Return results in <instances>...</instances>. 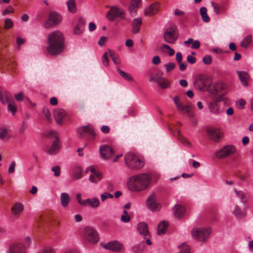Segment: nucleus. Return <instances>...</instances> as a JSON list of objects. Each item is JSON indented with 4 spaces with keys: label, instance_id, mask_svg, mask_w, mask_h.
I'll return each instance as SVG.
<instances>
[{
    "label": "nucleus",
    "instance_id": "obj_31",
    "mask_svg": "<svg viewBox=\"0 0 253 253\" xmlns=\"http://www.w3.org/2000/svg\"><path fill=\"white\" fill-rule=\"evenodd\" d=\"M137 228L140 234L144 237H148L149 234H150L148 231V225L144 222H140L138 224Z\"/></svg>",
    "mask_w": 253,
    "mask_h": 253
},
{
    "label": "nucleus",
    "instance_id": "obj_18",
    "mask_svg": "<svg viewBox=\"0 0 253 253\" xmlns=\"http://www.w3.org/2000/svg\"><path fill=\"white\" fill-rule=\"evenodd\" d=\"M208 80L207 78L203 74L198 75L195 79L194 85L199 90H202L207 85Z\"/></svg>",
    "mask_w": 253,
    "mask_h": 253
},
{
    "label": "nucleus",
    "instance_id": "obj_35",
    "mask_svg": "<svg viewBox=\"0 0 253 253\" xmlns=\"http://www.w3.org/2000/svg\"><path fill=\"white\" fill-rule=\"evenodd\" d=\"M71 198L69 194L67 193H62L60 195V203L62 207L65 208L68 207Z\"/></svg>",
    "mask_w": 253,
    "mask_h": 253
},
{
    "label": "nucleus",
    "instance_id": "obj_14",
    "mask_svg": "<svg viewBox=\"0 0 253 253\" xmlns=\"http://www.w3.org/2000/svg\"><path fill=\"white\" fill-rule=\"evenodd\" d=\"M173 100L179 111L184 113H188L189 117H193V114L190 112V106L189 105H184L178 96H175Z\"/></svg>",
    "mask_w": 253,
    "mask_h": 253
},
{
    "label": "nucleus",
    "instance_id": "obj_41",
    "mask_svg": "<svg viewBox=\"0 0 253 253\" xmlns=\"http://www.w3.org/2000/svg\"><path fill=\"white\" fill-rule=\"evenodd\" d=\"M168 223L165 221H161L158 225V234H162L165 233L167 227Z\"/></svg>",
    "mask_w": 253,
    "mask_h": 253
},
{
    "label": "nucleus",
    "instance_id": "obj_53",
    "mask_svg": "<svg viewBox=\"0 0 253 253\" xmlns=\"http://www.w3.org/2000/svg\"><path fill=\"white\" fill-rule=\"evenodd\" d=\"M40 253H55L54 250L50 246L45 247Z\"/></svg>",
    "mask_w": 253,
    "mask_h": 253
},
{
    "label": "nucleus",
    "instance_id": "obj_57",
    "mask_svg": "<svg viewBox=\"0 0 253 253\" xmlns=\"http://www.w3.org/2000/svg\"><path fill=\"white\" fill-rule=\"evenodd\" d=\"M203 62L205 64L210 65L212 62V57L210 55H207L203 57Z\"/></svg>",
    "mask_w": 253,
    "mask_h": 253
},
{
    "label": "nucleus",
    "instance_id": "obj_63",
    "mask_svg": "<svg viewBox=\"0 0 253 253\" xmlns=\"http://www.w3.org/2000/svg\"><path fill=\"white\" fill-rule=\"evenodd\" d=\"M130 218L129 215L122 214L121 220L122 222L127 223L130 221Z\"/></svg>",
    "mask_w": 253,
    "mask_h": 253
},
{
    "label": "nucleus",
    "instance_id": "obj_33",
    "mask_svg": "<svg viewBox=\"0 0 253 253\" xmlns=\"http://www.w3.org/2000/svg\"><path fill=\"white\" fill-rule=\"evenodd\" d=\"M173 210L175 216L179 218L182 217L185 212V208L180 205H175Z\"/></svg>",
    "mask_w": 253,
    "mask_h": 253
},
{
    "label": "nucleus",
    "instance_id": "obj_54",
    "mask_svg": "<svg viewBox=\"0 0 253 253\" xmlns=\"http://www.w3.org/2000/svg\"><path fill=\"white\" fill-rule=\"evenodd\" d=\"M14 11V8L11 5H9L2 11V15L3 16H5L9 13H13Z\"/></svg>",
    "mask_w": 253,
    "mask_h": 253
},
{
    "label": "nucleus",
    "instance_id": "obj_52",
    "mask_svg": "<svg viewBox=\"0 0 253 253\" xmlns=\"http://www.w3.org/2000/svg\"><path fill=\"white\" fill-rule=\"evenodd\" d=\"M52 171L54 172V175L56 177H58L60 175L61 170L60 168L58 166H55L52 168Z\"/></svg>",
    "mask_w": 253,
    "mask_h": 253
},
{
    "label": "nucleus",
    "instance_id": "obj_46",
    "mask_svg": "<svg viewBox=\"0 0 253 253\" xmlns=\"http://www.w3.org/2000/svg\"><path fill=\"white\" fill-rule=\"evenodd\" d=\"M144 247V243L143 242L142 244L133 246L132 247V251L135 253H140L143 251Z\"/></svg>",
    "mask_w": 253,
    "mask_h": 253
},
{
    "label": "nucleus",
    "instance_id": "obj_8",
    "mask_svg": "<svg viewBox=\"0 0 253 253\" xmlns=\"http://www.w3.org/2000/svg\"><path fill=\"white\" fill-rule=\"evenodd\" d=\"M84 238L85 240L92 244H96L99 241L98 233L91 226H86L84 228Z\"/></svg>",
    "mask_w": 253,
    "mask_h": 253
},
{
    "label": "nucleus",
    "instance_id": "obj_42",
    "mask_svg": "<svg viewBox=\"0 0 253 253\" xmlns=\"http://www.w3.org/2000/svg\"><path fill=\"white\" fill-rule=\"evenodd\" d=\"M207 9L205 7H202L200 9V13L202 16V20L205 22L210 21V18L207 14Z\"/></svg>",
    "mask_w": 253,
    "mask_h": 253
},
{
    "label": "nucleus",
    "instance_id": "obj_59",
    "mask_svg": "<svg viewBox=\"0 0 253 253\" xmlns=\"http://www.w3.org/2000/svg\"><path fill=\"white\" fill-rule=\"evenodd\" d=\"M162 46L163 48H165L168 50L169 54L170 56H172L174 54V50L172 49L169 45L164 44Z\"/></svg>",
    "mask_w": 253,
    "mask_h": 253
},
{
    "label": "nucleus",
    "instance_id": "obj_21",
    "mask_svg": "<svg viewBox=\"0 0 253 253\" xmlns=\"http://www.w3.org/2000/svg\"><path fill=\"white\" fill-rule=\"evenodd\" d=\"M52 219V217L50 213H45L41 215L38 221V226L42 225L48 226L49 223Z\"/></svg>",
    "mask_w": 253,
    "mask_h": 253
},
{
    "label": "nucleus",
    "instance_id": "obj_34",
    "mask_svg": "<svg viewBox=\"0 0 253 253\" xmlns=\"http://www.w3.org/2000/svg\"><path fill=\"white\" fill-rule=\"evenodd\" d=\"M141 1V0H131L128 7V11L131 15L136 12L139 6L140 5Z\"/></svg>",
    "mask_w": 253,
    "mask_h": 253
},
{
    "label": "nucleus",
    "instance_id": "obj_56",
    "mask_svg": "<svg viewBox=\"0 0 253 253\" xmlns=\"http://www.w3.org/2000/svg\"><path fill=\"white\" fill-rule=\"evenodd\" d=\"M42 113L47 121L49 122L51 120V114L49 110L47 108H44L42 110Z\"/></svg>",
    "mask_w": 253,
    "mask_h": 253
},
{
    "label": "nucleus",
    "instance_id": "obj_12",
    "mask_svg": "<svg viewBox=\"0 0 253 253\" xmlns=\"http://www.w3.org/2000/svg\"><path fill=\"white\" fill-rule=\"evenodd\" d=\"M208 138L214 142H218L222 139L223 133L218 128L209 127L206 129Z\"/></svg>",
    "mask_w": 253,
    "mask_h": 253
},
{
    "label": "nucleus",
    "instance_id": "obj_50",
    "mask_svg": "<svg viewBox=\"0 0 253 253\" xmlns=\"http://www.w3.org/2000/svg\"><path fill=\"white\" fill-rule=\"evenodd\" d=\"M8 133V130L6 128L1 127H0V139L1 140L4 139Z\"/></svg>",
    "mask_w": 253,
    "mask_h": 253
},
{
    "label": "nucleus",
    "instance_id": "obj_36",
    "mask_svg": "<svg viewBox=\"0 0 253 253\" xmlns=\"http://www.w3.org/2000/svg\"><path fill=\"white\" fill-rule=\"evenodd\" d=\"M220 101V97L217 98L216 101L211 102L209 104V110L210 111L215 114H218L220 113V111L217 105V102Z\"/></svg>",
    "mask_w": 253,
    "mask_h": 253
},
{
    "label": "nucleus",
    "instance_id": "obj_38",
    "mask_svg": "<svg viewBox=\"0 0 253 253\" xmlns=\"http://www.w3.org/2000/svg\"><path fill=\"white\" fill-rule=\"evenodd\" d=\"M108 52L109 53L110 57H111L113 62L116 65L120 64L121 62V60L118 53H117L115 51L110 49H108Z\"/></svg>",
    "mask_w": 253,
    "mask_h": 253
},
{
    "label": "nucleus",
    "instance_id": "obj_60",
    "mask_svg": "<svg viewBox=\"0 0 253 253\" xmlns=\"http://www.w3.org/2000/svg\"><path fill=\"white\" fill-rule=\"evenodd\" d=\"M81 194L80 193H78L76 195V200L78 203L81 206H83L84 203V200H82L81 198Z\"/></svg>",
    "mask_w": 253,
    "mask_h": 253
},
{
    "label": "nucleus",
    "instance_id": "obj_61",
    "mask_svg": "<svg viewBox=\"0 0 253 253\" xmlns=\"http://www.w3.org/2000/svg\"><path fill=\"white\" fill-rule=\"evenodd\" d=\"M84 30L82 28L76 26L74 28V33L76 35H80L83 33Z\"/></svg>",
    "mask_w": 253,
    "mask_h": 253
},
{
    "label": "nucleus",
    "instance_id": "obj_11",
    "mask_svg": "<svg viewBox=\"0 0 253 253\" xmlns=\"http://www.w3.org/2000/svg\"><path fill=\"white\" fill-rule=\"evenodd\" d=\"M235 152L236 147L234 145H228L217 151L215 155L217 158L222 159L234 154Z\"/></svg>",
    "mask_w": 253,
    "mask_h": 253
},
{
    "label": "nucleus",
    "instance_id": "obj_25",
    "mask_svg": "<svg viewBox=\"0 0 253 253\" xmlns=\"http://www.w3.org/2000/svg\"><path fill=\"white\" fill-rule=\"evenodd\" d=\"M100 206V201L97 198H88L84 200V207L89 206L93 209H96Z\"/></svg>",
    "mask_w": 253,
    "mask_h": 253
},
{
    "label": "nucleus",
    "instance_id": "obj_2",
    "mask_svg": "<svg viewBox=\"0 0 253 253\" xmlns=\"http://www.w3.org/2000/svg\"><path fill=\"white\" fill-rule=\"evenodd\" d=\"M47 50L53 55L61 53L64 48V38L63 34L59 31L52 32L47 37Z\"/></svg>",
    "mask_w": 253,
    "mask_h": 253
},
{
    "label": "nucleus",
    "instance_id": "obj_30",
    "mask_svg": "<svg viewBox=\"0 0 253 253\" xmlns=\"http://www.w3.org/2000/svg\"><path fill=\"white\" fill-rule=\"evenodd\" d=\"M60 147L59 140L57 137H56L51 146L47 149V153L50 155L55 154L59 150Z\"/></svg>",
    "mask_w": 253,
    "mask_h": 253
},
{
    "label": "nucleus",
    "instance_id": "obj_17",
    "mask_svg": "<svg viewBox=\"0 0 253 253\" xmlns=\"http://www.w3.org/2000/svg\"><path fill=\"white\" fill-rule=\"evenodd\" d=\"M100 154L102 159L107 160L111 158L114 154L113 149L109 145H103L99 149Z\"/></svg>",
    "mask_w": 253,
    "mask_h": 253
},
{
    "label": "nucleus",
    "instance_id": "obj_47",
    "mask_svg": "<svg viewBox=\"0 0 253 253\" xmlns=\"http://www.w3.org/2000/svg\"><path fill=\"white\" fill-rule=\"evenodd\" d=\"M110 56L109 53L108 51L106 52L102 56V62L105 66L107 67L109 65V57Z\"/></svg>",
    "mask_w": 253,
    "mask_h": 253
},
{
    "label": "nucleus",
    "instance_id": "obj_40",
    "mask_svg": "<svg viewBox=\"0 0 253 253\" xmlns=\"http://www.w3.org/2000/svg\"><path fill=\"white\" fill-rule=\"evenodd\" d=\"M7 103L8 104V110L11 113L13 116L15 115L17 111V108L15 101L12 100Z\"/></svg>",
    "mask_w": 253,
    "mask_h": 253
},
{
    "label": "nucleus",
    "instance_id": "obj_10",
    "mask_svg": "<svg viewBox=\"0 0 253 253\" xmlns=\"http://www.w3.org/2000/svg\"><path fill=\"white\" fill-rule=\"evenodd\" d=\"M106 17L111 22L114 21L117 18L125 19V12L124 10L117 6H112L110 7V9L107 12Z\"/></svg>",
    "mask_w": 253,
    "mask_h": 253
},
{
    "label": "nucleus",
    "instance_id": "obj_43",
    "mask_svg": "<svg viewBox=\"0 0 253 253\" xmlns=\"http://www.w3.org/2000/svg\"><path fill=\"white\" fill-rule=\"evenodd\" d=\"M2 64L7 67L8 69L14 71L16 67V64L12 60H8L6 58H5L2 61Z\"/></svg>",
    "mask_w": 253,
    "mask_h": 253
},
{
    "label": "nucleus",
    "instance_id": "obj_6",
    "mask_svg": "<svg viewBox=\"0 0 253 253\" xmlns=\"http://www.w3.org/2000/svg\"><path fill=\"white\" fill-rule=\"evenodd\" d=\"M163 76V72L161 71H159L158 73L150 76V81L156 82L162 89L169 88L170 86V82Z\"/></svg>",
    "mask_w": 253,
    "mask_h": 253
},
{
    "label": "nucleus",
    "instance_id": "obj_55",
    "mask_svg": "<svg viewBox=\"0 0 253 253\" xmlns=\"http://www.w3.org/2000/svg\"><path fill=\"white\" fill-rule=\"evenodd\" d=\"M211 5L214 8V11L216 14L219 15L221 13V8L220 6L215 3L214 2H211Z\"/></svg>",
    "mask_w": 253,
    "mask_h": 253
},
{
    "label": "nucleus",
    "instance_id": "obj_16",
    "mask_svg": "<svg viewBox=\"0 0 253 253\" xmlns=\"http://www.w3.org/2000/svg\"><path fill=\"white\" fill-rule=\"evenodd\" d=\"M103 247L107 249L115 252H123L125 248L124 245L118 241H113L107 243L103 246Z\"/></svg>",
    "mask_w": 253,
    "mask_h": 253
},
{
    "label": "nucleus",
    "instance_id": "obj_15",
    "mask_svg": "<svg viewBox=\"0 0 253 253\" xmlns=\"http://www.w3.org/2000/svg\"><path fill=\"white\" fill-rule=\"evenodd\" d=\"M25 246L19 242H13L9 244L7 253H26Z\"/></svg>",
    "mask_w": 253,
    "mask_h": 253
},
{
    "label": "nucleus",
    "instance_id": "obj_26",
    "mask_svg": "<svg viewBox=\"0 0 253 253\" xmlns=\"http://www.w3.org/2000/svg\"><path fill=\"white\" fill-rule=\"evenodd\" d=\"M236 197L240 199L241 202L244 205H246L249 201V198L247 194L243 191L238 190L236 189H234Z\"/></svg>",
    "mask_w": 253,
    "mask_h": 253
},
{
    "label": "nucleus",
    "instance_id": "obj_62",
    "mask_svg": "<svg viewBox=\"0 0 253 253\" xmlns=\"http://www.w3.org/2000/svg\"><path fill=\"white\" fill-rule=\"evenodd\" d=\"M15 165L16 163L15 161H13L10 163L8 168L9 173H13L15 171Z\"/></svg>",
    "mask_w": 253,
    "mask_h": 253
},
{
    "label": "nucleus",
    "instance_id": "obj_19",
    "mask_svg": "<svg viewBox=\"0 0 253 253\" xmlns=\"http://www.w3.org/2000/svg\"><path fill=\"white\" fill-rule=\"evenodd\" d=\"M90 171L91 174L89 180L92 183H97L102 178L101 173L97 171L93 167H89L87 168L86 172Z\"/></svg>",
    "mask_w": 253,
    "mask_h": 253
},
{
    "label": "nucleus",
    "instance_id": "obj_4",
    "mask_svg": "<svg viewBox=\"0 0 253 253\" xmlns=\"http://www.w3.org/2000/svg\"><path fill=\"white\" fill-rule=\"evenodd\" d=\"M211 232V228L209 227L207 228L196 227L191 231L192 237L200 242L205 241L209 238Z\"/></svg>",
    "mask_w": 253,
    "mask_h": 253
},
{
    "label": "nucleus",
    "instance_id": "obj_20",
    "mask_svg": "<svg viewBox=\"0 0 253 253\" xmlns=\"http://www.w3.org/2000/svg\"><path fill=\"white\" fill-rule=\"evenodd\" d=\"M214 92L219 95H224L228 91L227 85L221 82H217L213 86Z\"/></svg>",
    "mask_w": 253,
    "mask_h": 253
},
{
    "label": "nucleus",
    "instance_id": "obj_37",
    "mask_svg": "<svg viewBox=\"0 0 253 253\" xmlns=\"http://www.w3.org/2000/svg\"><path fill=\"white\" fill-rule=\"evenodd\" d=\"M174 135L176 137L177 139L183 144L188 146H190L191 145L190 142L181 135L179 129H177L176 130L174 133Z\"/></svg>",
    "mask_w": 253,
    "mask_h": 253
},
{
    "label": "nucleus",
    "instance_id": "obj_5",
    "mask_svg": "<svg viewBox=\"0 0 253 253\" xmlns=\"http://www.w3.org/2000/svg\"><path fill=\"white\" fill-rule=\"evenodd\" d=\"M146 206L148 209L152 211H157L161 208V204L159 200V196L156 193H152L147 199L146 201Z\"/></svg>",
    "mask_w": 253,
    "mask_h": 253
},
{
    "label": "nucleus",
    "instance_id": "obj_23",
    "mask_svg": "<svg viewBox=\"0 0 253 253\" xmlns=\"http://www.w3.org/2000/svg\"><path fill=\"white\" fill-rule=\"evenodd\" d=\"M65 115V112L63 109L59 108L54 110V117L57 124L61 125L63 123Z\"/></svg>",
    "mask_w": 253,
    "mask_h": 253
},
{
    "label": "nucleus",
    "instance_id": "obj_3",
    "mask_svg": "<svg viewBox=\"0 0 253 253\" xmlns=\"http://www.w3.org/2000/svg\"><path fill=\"white\" fill-rule=\"evenodd\" d=\"M125 162L126 166L132 170H139L144 165L142 158L131 153H128L125 155Z\"/></svg>",
    "mask_w": 253,
    "mask_h": 253
},
{
    "label": "nucleus",
    "instance_id": "obj_39",
    "mask_svg": "<svg viewBox=\"0 0 253 253\" xmlns=\"http://www.w3.org/2000/svg\"><path fill=\"white\" fill-rule=\"evenodd\" d=\"M68 10L71 13H75L77 11V6L75 0H68L67 1Z\"/></svg>",
    "mask_w": 253,
    "mask_h": 253
},
{
    "label": "nucleus",
    "instance_id": "obj_7",
    "mask_svg": "<svg viewBox=\"0 0 253 253\" xmlns=\"http://www.w3.org/2000/svg\"><path fill=\"white\" fill-rule=\"evenodd\" d=\"M178 37V35L177 32V28L174 25H172L168 28L164 34L165 41L170 44L174 43Z\"/></svg>",
    "mask_w": 253,
    "mask_h": 253
},
{
    "label": "nucleus",
    "instance_id": "obj_28",
    "mask_svg": "<svg viewBox=\"0 0 253 253\" xmlns=\"http://www.w3.org/2000/svg\"><path fill=\"white\" fill-rule=\"evenodd\" d=\"M24 210L23 205L20 202L15 203L11 208V211L15 216L19 215Z\"/></svg>",
    "mask_w": 253,
    "mask_h": 253
},
{
    "label": "nucleus",
    "instance_id": "obj_51",
    "mask_svg": "<svg viewBox=\"0 0 253 253\" xmlns=\"http://www.w3.org/2000/svg\"><path fill=\"white\" fill-rule=\"evenodd\" d=\"M14 97L15 100L19 102H22L25 98L24 94L22 91L15 94Z\"/></svg>",
    "mask_w": 253,
    "mask_h": 253
},
{
    "label": "nucleus",
    "instance_id": "obj_24",
    "mask_svg": "<svg viewBox=\"0 0 253 253\" xmlns=\"http://www.w3.org/2000/svg\"><path fill=\"white\" fill-rule=\"evenodd\" d=\"M232 213L238 218H242L246 216V212L238 205H235L232 210Z\"/></svg>",
    "mask_w": 253,
    "mask_h": 253
},
{
    "label": "nucleus",
    "instance_id": "obj_49",
    "mask_svg": "<svg viewBox=\"0 0 253 253\" xmlns=\"http://www.w3.org/2000/svg\"><path fill=\"white\" fill-rule=\"evenodd\" d=\"M180 252L179 253H190V248L189 246L185 244L179 245Z\"/></svg>",
    "mask_w": 253,
    "mask_h": 253
},
{
    "label": "nucleus",
    "instance_id": "obj_45",
    "mask_svg": "<svg viewBox=\"0 0 253 253\" xmlns=\"http://www.w3.org/2000/svg\"><path fill=\"white\" fill-rule=\"evenodd\" d=\"M117 71L120 75L122 76L124 79L128 81H132L133 80L132 78L130 76L129 74L125 72L119 68H118Z\"/></svg>",
    "mask_w": 253,
    "mask_h": 253
},
{
    "label": "nucleus",
    "instance_id": "obj_48",
    "mask_svg": "<svg viewBox=\"0 0 253 253\" xmlns=\"http://www.w3.org/2000/svg\"><path fill=\"white\" fill-rule=\"evenodd\" d=\"M14 26L13 22L9 18H6L4 21V29L5 30L9 29Z\"/></svg>",
    "mask_w": 253,
    "mask_h": 253
},
{
    "label": "nucleus",
    "instance_id": "obj_44",
    "mask_svg": "<svg viewBox=\"0 0 253 253\" xmlns=\"http://www.w3.org/2000/svg\"><path fill=\"white\" fill-rule=\"evenodd\" d=\"M252 42V37L249 35L247 36L241 42V46L247 48Z\"/></svg>",
    "mask_w": 253,
    "mask_h": 253
},
{
    "label": "nucleus",
    "instance_id": "obj_22",
    "mask_svg": "<svg viewBox=\"0 0 253 253\" xmlns=\"http://www.w3.org/2000/svg\"><path fill=\"white\" fill-rule=\"evenodd\" d=\"M160 5V3L158 2H156L152 3L147 8L145 9V15L150 16H153L155 15L159 11Z\"/></svg>",
    "mask_w": 253,
    "mask_h": 253
},
{
    "label": "nucleus",
    "instance_id": "obj_58",
    "mask_svg": "<svg viewBox=\"0 0 253 253\" xmlns=\"http://www.w3.org/2000/svg\"><path fill=\"white\" fill-rule=\"evenodd\" d=\"M167 72H169L172 70L175 67V64L174 63H169L165 65Z\"/></svg>",
    "mask_w": 253,
    "mask_h": 253
},
{
    "label": "nucleus",
    "instance_id": "obj_13",
    "mask_svg": "<svg viewBox=\"0 0 253 253\" xmlns=\"http://www.w3.org/2000/svg\"><path fill=\"white\" fill-rule=\"evenodd\" d=\"M61 18L59 14L54 11L50 13L48 19L44 23V27L48 29L58 24L61 21Z\"/></svg>",
    "mask_w": 253,
    "mask_h": 253
},
{
    "label": "nucleus",
    "instance_id": "obj_27",
    "mask_svg": "<svg viewBox=\"0 0 253 253\" xmlns=\"http://www.w3.org/2000/svg\"><path fill=\"white\" fill-rule=\"evenodd\" d=\"M10 94L6 90L0 87V101L3 104L10 101Z\"/></svg>",
    "mask_w": 253,
    "mask_h": 253
},
{
    "label": "nucleus",
    "instance_id": "obj_32",
    "mask_svg": "<svg viewBox=\"0 0 253 253\" xmlns=\"http://www.w3.org/2000/svg\"><path fill=\"white\" fill-rule=\"evenodd\" d=\"M237 73L242 85L244 86H247L248 84V80L249 79V74L246 72L239 71H238Z\"/></svg>",
    "mask_w": 253,
    "mask_h": 253
},
{
    "label": "nucleus",
    "instance_id": "obj_29",
    "mask_svg": "<svg viewBox=\"0 0 253 253\" xmlns=\"http://www.w3.org/2000/svg\"><path fill=\"white\" fill-rule=\"evenodd\" d=\"M142 23V19L141 18H135L133 19L131 23V32L134 34L138 33L140 31Z\"/></svg>",
    "mask_w": 253,
    "mask_h": 253
},
{
    "label": "nucleus",
    "instance_id": "obj_64",
    "mask_svg": "<svg viewBox=\"0 0 253 253\" xmlns=\"http://www.w3.org/2000/svg\"><path fill=\"white\" fill-rule=\"evenodd\" d=\"M81 169L80 168H78L74 174V177L76 179H80L81 178Z\"/></svg>",
    "mask_w": 253,
    "mask_h": 253
},
{
    "label": "nucleus",
    "instance_id": "obj_1",
    "mask_svg": "<svg viewBox=\"0 0 253 253\" xmlns=\"http://www.w3.org/2000/svg\"><path fill=\"white\" fill-rule=\"evenodd\" d=\"M155 177L149 172L140 173L130 177L128 182L131 191L139 192L147 189L151 184Z\"/></svg>",
    "mask_w": 253,
    "mask_h": 253
},
{
    "label": "nucleus",
    "instance_id": "obj_9",
    "mask_svg": "<svg viewBox=\"0 0 253 253\" xmlns=\"http://www.w3.org/2000/svg\"><path fill=\"white\" fill-rule=\"evenodd\" d=\"M77 132L80 137L82 138L86 137L87 139L91 140L94 139L96 136L94 128L90 125L79 128Z\"/></svg>",
    "mask_w": 253,
    "mask_h": 253
}]
</instances>
